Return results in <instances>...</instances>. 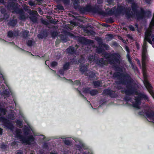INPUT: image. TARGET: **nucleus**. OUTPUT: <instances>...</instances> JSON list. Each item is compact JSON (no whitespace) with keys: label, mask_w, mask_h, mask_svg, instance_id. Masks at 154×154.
<instances>
[{"label":"nucleus","mask_w":154,"mask_h":154,"mask_svg":"<svg viewBox=\"0 0 154 154\" xmlns=\"http://www.w3.org/2000/svg\"><path fill=\"white\" fill-rule=\"evenodd\" d=\"M29 5L31 6H32L34 5L33 3L31 2L29 3Z\"/></svg>","instance_id":"obj_53"},{"label":"nucleus","mask_w":154,"mask_h":154,"mask_svg":"<svg viewBox=\"0 0 154 154\" xmlns=\"http://www.w3.org/2000/svg\"><path fill=\"white\" fill-rule=\"evenodd\" d=\"M57 8L60 10H63V6L61 5L58 6L57 7Z\"/></svg>","instance_id":"obj_40"},{"label":"nucleus","mask_w":154,"mask_h":154,"mask_svg":"<svg viewBox=\"0 0 154 154\" xmlns=\"http://www.w3.org/2000/svg\"><path fill=\"white\" fill-rule=\"evenodd\" d=\"M136 60L137 62V63L141 67V64L140 63V60L138 59H136Z\"/></svg>","instance_id":"obj_41"},{"label":"nucleus","mask_w":154,"mask_h":154,"mask_svg":"<svg viewBox=\"0 0 154 154\" xmlns=\"http://www.w3.org/2000/svg\"><path fill=\"white\" fill-rule=\"evenodd\" d=\"M106 1L109 4H111L112 3L113 0H106Z\"/></svg>","instance_id":"obj_42"},{"label":"nucleus","mask_w":154,"mask_h":154,"mask_svg":"<svg viewBox=\"0 0 154 154\" xmlns=\"http://www.w3.org/2000/svg\"><path fill=\"white\" fill-rule=\"evenodd\" d=\"M17 23V21L16 20H12L9 23L10 25L11 26H14Z\"/></svg>","instance_id":"obj_13"},{"label":"nucleus","mask_w":154,"mask_h":154,"mask_svg":"<svg viewBox=\"0 0 154 154\" xmlns=\"http://www.w3.org/2000/svg\"><path fill=\"white\" fill-rule=\"evenodd\" d=\"M93 84L95 88H98L102 86V82L101 81H97L94 82Z\"/></svg>","instance_id":"obj_11"},{"label":"nucleus","mask_w":154,"mask_h":154,"mask_svg":"<svg viewBox=\"0 0 154 154\" xmlns=\"http://www.w3.org/2000/svg\"><path fill=\"white\" fill-rule=\"evenodd\" d=\"M127 58H128V61L130 62V63H131V58H130V56L129 55L128 53L127 54Z\"/></svg>","instance_id":"obj_35"},{"label":"nucleus","mask_w":154,"mask_h":154,"mask_svg":"<svg viewBox=\"0 0 154 154\" xmlns=\"http://www.w3.org/2000/svg\"><path fill=\"white\" fill-rule=\"evenodd\" d=\"M59 73L60 74H63L64 73V71L63 70H60L59 71Z\"/></svg>","instance_id":"obj_45"},{"label":"nucleus","mask_w":154,"mask_h":154,"mask_svg":"<svg viewBox=\"0 0 154 154\" xmlns=\"http://www.w3.org/2000/svg\"><path fill=\"white\" fill-rule=\"evenodd\" d=\"M103 50H101V51H98V52L99 53H101L102 52H103Z\"/></svg>","instance_id":"obj_56"},{"label":"nucleus","mask_w":154,"mask_h":154,"mask_svg":"<svg viewBox=\"0 0 154 154\" xmlns=\"http://www.w3.org/2000/svg\"><path fill=\"white\" fill-rule=\"evenodd\" d=\"M84 92L85 93H89L92 96L95 95L98 93V91L97 90L94 89L90 91L89 89L88 88L85 89Z\"/></svg>","instance_id":"obj_9"},{"label":"nucleus","mask_w":154,"mask_h":154,"mask_svg":"<svg viewBox=\"0 0 154 154\" xmlns=\"http://www.w3.org/2000/svg\"><path fill=\"white\" fill-rule=\"evenodd\" d=\"M105 60L101 58L99 60L101 64L106 65L109 62L111 64L115 65L116 64H119L120 62V56L118 53H110L106 54L105 55Z\"/></svg>","instance_id":"obj_3"},{"label":"nucleus","mask_w":154,"mask_h":154,"mask_svg":"<svg viewBox=\"0 0 154 154\" xmlns=\"http://www.w3.org/2000/svg\"><path fill=\"white\" fill-rule=\"evenodd\" d=\"M15 142H13V143H12V145H13V144L15 145Z\"/></svg>","instance_id":"obj_59"},{"label":"nucleus","mask_w":154,"mask_h":154,"mask_svg":"<svg viewBox=\"0 0 154 154\" xmlns=\"http://www.w3.org/2000/svg\"><path fill=\"white\" fill-rule=\"evenodd\" d=\"M68 35L70 36L71 37H72L74 36V35L70 33H69Z\"/></svg>","instance_id":"obj_50"},{"label":"nucleus","mask_w":154,"mask_h":154,"mask_svg":"<svg viewBox=\"0 0 154 154\" xmlns=\"http://www.w3.org/2000/svg\"><path fill=\"white\" fill-rule=\"evenodd\" d=\"M79 62L80 63H82L84 62V58L82 57L81 59L79 60Z\"/></svg>","instance_id":"obj_37"},{"label":"nucleus","mask_w":154,"mask_h":154,"mask_svg":"<svg viewBox=\"0 0 154 154\" xmlns=\"http://www.w3.org/2000/svg\"><path fill=\"white\" fill-rule=\"evenodd\" d=\"M58 34L57 32H53L51 33V35L52 37L54 38L58 35Z\"/></svg>","instance_id":"obj_24"},{"label":"nucleus","mask_w":154,"mask_h":154,"mask_svg":"<svg viewBox=\"0 0 154 154\" xmlns=\"http://www.w3.org/2000/svg\"><path fill=\"white\" fill-rule=\"evenodd\" d=\"M63 141L64 142L65 144H66V145H69L70 143V141H69L68 140H66V139L64 140Z\"/></svg>","instance_id":"obj_31"},{"label":"nucleus","mask_w":154,"mask_h":154,"mask_svg":"<svg viewBox=\"0 0 154 154\" xmlns=\"http://www.w3.org/2000/svg\"><path fill=\"white\" fill-rule=\"evenodd\" d=\"M131 7L132 11L131 12V9L129 7L125 8L123 6H118L116 9H111L108 12V13L110 14L115 13L125 14L128 19L134 18L138 19L143 18L145 14V11L139 8V11L138 9V7L137 4L135 3H132Z\"/></svg>","instance_id":"obj_2"},{"label":"nucleus","mask_w":154,"mask_h":154,"mask_svg":"<svg viewBox=\"0 0 154 154\" xmlns=\"http://www.w3.org/2000/svg\"><path fill=\"white\" fill-rule=\"evenodd\" d=\"M8 118L11 119H15V116L13 114H11L8 116Z\"/></svg>","instance_id":"obj_27"},{"label":"nucleus","mask_w":154,"mask_h":154,"mask_svg":"<svg viewBox=\"0 0 154 154\" xmlns=\"http://www.w3.org/2000/svg\"><path fill=\"white\" fill-rule=\"evenodd\" d=\"M4 2V0H0V2L1 3H3Z\"/></svg>","instance_id":"obj_57"},{"label":"nucleus","mask_w":154,"mask_h":154,"mask_svg":"<svg viewBox=\"0 0 154 154\" xmlns=\"http://www.w3.org/2000/svg\"><path fill=\"white\" fill-rule=\"evenodd\" d=\"M146 115L149 122L154 123V112L148 111L146 113Z\"/></svg>","instance_id":"obj_8"},{"label":"nucleus","mask_w":154,"mask_h":154,"mask_svg":"<svg viewBox=\"0 0 154 154\" xmlns=\"http://www.w3.org/2000/svg\"><path fill=\"white\" fill-rule=\"evenodd\" d=\"M29 32L28 31L25 30L23 32V35L24 37L26 38L28 36V35L29 33Z\"/></svg>","instance_id":"obj_22"},{"label":"nucleus","mask_w":154,"mask_h":154,"mask_svg":"<svg viewBox=\"0 0 154 154\" xmlns=\"http://www.w3.org/2000/svg\"><path fill=\"white\" fill-rule=\"evenodd\" d=\"M120 73H115L114 75V76L115 77L116 75H119Z\"/></svg>","instance_id":"obj_51"},{"label":"nucleus","mask_w":154,"mask_h":154,"mask_svg":"<svg viewBox=\"0 0 154 154\" xmlns=\"http://www.w3.org/2000/svg\"><path fill=\"white\" fill-rule=\"evenodd\" d=\"M16 154H23V153L21 152H17Z\"/></svg>","instance_id":"obj_54"},{"label":"nucleus","mask_w":154,"mask_h":154,"mask_svg":"<svg viewBox=\"0 0 154 154\" xmlns=\"http://www.w3.org/2000/svg\"><path fill=\"white\" fill-rule=\"evenodd\" d=\"M85 75L89 76L90 78H93L95 76L94 73L92 72H90L88 71H87L85 73Z\"/></svg>","instance_id":"obj_10"},{"label":"nucleus","mask_w":154,"mask_h":154,"mask_svg":"<svg viewBox=\"0 0 154 154\" xmlns=\"http://www.w3.org/2000/svg\"><path fill=\"white\" fill-rule=\"evenodd\" d=\"M61 38L62 40L64 41L65 42H66L67 41V40L66 38H62V36H61Z\"/></svg>","instance_id":"obj_47"},{"label":"nucleus","mask_w":154,"mask_h":154,"mask_svg":"<svg viewBox=\"0 0 154 154\" xmlns=\"http://www.w3.org/2000/svg\"><path fill=\"white\" fill-rule=\"evenodd\" d=\"M2 129L1 128H0V135L2 134Z\"/></svg>","instance_id":"obj_52"},{"label":"nucleus","mask_w":154,"mask_h":154,"mask_svg":"<svg viewBox=\"0 0 154 154\" xmlns=\"http://www.w3.org/2000/svg\"><path fill=\"white\" fill-rule=\"evenodd\" d=\"M17 125L19 127H21L22 126V124L21 121L20 120H17Z\"/></svg>","instance_id":"obj_26"},{"label":"nucleus","mask_w":154,"mask_h":154,"mask_svg":"<svg viewBox=\"0 0 154 154\" xmlns=\"http://www.w3.org/2000/svg\"><path fill=\"white\" fill-rule=\"evenodd\" d=\"M75 48L74 47H70L67 49V52L70 54H73L74 53Z\"/></svg>","instance_id":"obj_12"},{"label":"nucleus","mask_w":154,"mask_h":154,"mask_svg":"<svg viewBox=\"0 0 154 154\" xmlns=\"http://www.w3.org/2000/svg\"><path fill=\"white\" fill-rule=\"evenodd\" d=\"M103 2V0H97V2L98 4H100Z\"/></svg>","instance_id":"obj_46"},{"label":"nucleus","mask_w":154,"mask_h":154,"mask_svg":"<svg viewBox=\"0 0 154 154\" xmlns=\"http://www.w3.org/2000/svg\"><path fill=\"white\" fill-rule=\"evenodd\" d=\"M124 29L125 30H126L127 29L126 28H124Z\"/></svg>","instance_id":"obj_61"},{"label":"nucleus","mask_w":154,"mask_h":154,"mask_svg":"<svg viewBox=\"0 0 154 154\" xmlns=\"http://www.w3.org/2000/svg\"><path fill=\"white\" fill-rule=\"evenodd\" d=\"M65 4H67L69 2V0H61Z\"/></svg>","instance_id":"obj_33"},{"label":"nucleus","mask_w":154,"mask_h":154,"mask_svg":"<svg viewBox=\"0 0 154 154\" xmlns=\"http://www.w3.org/2000/svg\"><path fill=\"white\" fill-rule=\"evenodd\" d=\"M29 13L31 14H37V12L36 11L30 10L29 11Z\"/></svg>","instance_id":"obj_28"},{"label":"nucleus","mask_w":154,"mask_h":154,"mask_svg":"<svg viewBox=\"0 0 154 154\" xmlns=\"http://www.w3.org/2000/svg\"><path fill=\"white\" fill-rule=\"evenodd\" d=\"M131 67L135 70H137V69L136 67L133 64L131 63Z\"/></svg>","instance_id":"obj_30"},{"label":"nucleus","mask_w":154,"mask_h":154,"mask_svg":"<svg viewBox=\"0 0 154 154\" xmlns=\"http://www.w3.org/2000/svg\"><path fill=\"white\" fill-rule=\"evenodd\" d=\"M129 3H131L133 1V0H127Z\"/></svg>","instance_id":"obj_55"},{"label":"nucleus","mask_w":154,"mask_h":154,"mask_svg":"<svg viewBox=\"0 0 154 154\" xmlns=\"http://www.w3.org/2000/svg\"><path fill=\"white\" fill-rule=\"evenodd\" d=\"M7 18H8V15H7Z\"/></svg>","instance_id":"obj_64"},{"label":"nucleus","mask_w":154,"mask_h":154,"mask_svg":"<svg viewBox=\"0 0 154 154\" xmlns=\"http://www.w3.org/2000/svg\"><path fill=\"white\" fill-rule=\"evenodd\" d=\"M74 84L79 85L80 84V82L79 80H76L74 82Z\"/></svg>","instance_id":"obj_32"},{"label":"nucleus","mask_w":154,"mask_h":154,"mask_svg":"<svg viewBox=\"0 0 154 154\" xmlns=\"http://www.w3.org/2000/svg\"><path fill=\"white\" fill-rule=\"evenodd\" d=\"M129 28L132 31H133L134 30V27L132 25L129 26Z\"/></svg>","instance_id":"obj_36"},{"label":"nucleus","mask_w":154,"mask_h":154,"mask_svg":"<svg viewBox=\"0 0 154 154\" xmlns=\"http://www.w3.org/2000/svg\"><path fill=\"white\" fill-rule=\"evenodd\" d=\"M148 4H150L151 0H144Z\"/></svg>","instance_id":"obj_43"},{"label":"nucleus","mask_w":154,"mask_h":154,"mask_svg":"<svg viewBox=\"0 0 154 154\" xmlns=\"http://www.w3.org/2000/svg\"><path fill=\"white\" fill-rule=\"evenodd\" d=\"M6 126L8 128L10 129L11 130H12V129L13 128V126L12 124L10 123H7L6 124Z\"/></svg>","instance_id":"obj_16"},{"label":"nucleus","mask_w":154,"mask_h":154,"mask_svg":"<svg viewBox=\"0 0 154 154\" xmlns=\"http://www.w3.org/2000/svg\"><path fill=\"white\" fill-rule=\"evenodd\" d=\"M95 59V56L94 55H90L88 57V59L90 62L94 61Z\"/></svg>","instance_id":"obj_14"},{"label":"nucleus","mask_w":154,"mask_h":154,"mask_svg":"<svg viewBox=\"0 0 154 154\" xmlns=\"http://www.w3.org/2000/svg\"><path fill=\"white\" fill-rule=\"evenodd\" d=\"M126 78V77L125 75L121 78V80L119 83L121 85H117L116 88L119 90L122 88V86L123 85H126V89L122 91L121 93H125L126 95H129L135 92V89L131 85V82L127 80Z\"/></svg>","instance_id":"obj_4"},{"label":"nucleus","mask_w":154,"mask_h":154,"mask_svg":"<svg viewBox=\"0 0 154 154\" xmlns=\"http://www.w3.org/2000/svg\"><path fill=\"white\" fill-rule=\"evenodd\" d=\"M21 133L20 130L18 129H16L15 132H14L15 137L20 139L23 143L30 144L31 142L34 141V138L32 136H31L26 139L21 135Z\"/></svg>","instance_id":"obj_6"},{"label":"nucleus","mask_w":154,"mask_h":154,"mask_svg":"<svg viewBox=\"0 0 154 154\" xmlns=\"http://www.w3.org/2000/svg\"><path fill=\"white\" fill-rule=\"evenodd\" d=\"M57 64V63L56 62H53L51 63V65L52 67L56 66Z\"/></svg>","instance_id":"obj_29"},{"label":"nucleus","mask_w":154,"mask_h":154,"mask_svg":"<svg viewBox=\"0 0 154 154\" xmlns=\"http://www.w3.org/2000/svg\"><path fill=\"white\" fill-rule=\"evenodd\" d=\"M144 114V113L143 111H141L139 113V115H143Z\"/></svg>","instance_id":"obj_44"},{"label":"nucleus","mask_w":154,"mask_h":154,"mask_svg":"<svg viewBox=\"0 0 154 154\" xmlns=\"http://www.w3.org/2000/svg\"><path fill=\"white\" fill-rule=\"evenodd\" d=\"M69 63H66L63 65V69L64 70H67L69 69Z\"/></svg>","instance_id":"obj_21"},{"label":"nucleus","mask_w":154,"mask_h":154,"mask_svg":"<svg viewBox=\"0 0 154 154\" xmlns=\"http://www.w3.org/2000/svg\"><path fill=\"white\" fill-rule=\"evenodd\" d=\"M31 20L33 22L35 23L37 22L36 17L34 16H31L30 17Z\"/></svg>","instance_id":"obj_20"},{"label":"nucleus","mask_w":154,"mask_h":154,"mask_svg":"<svg viewBox=\"0 0 154 154\" xmlns=\"http://www.w3.org/2000/svg\"><path fill=\"white\" fill-rule=\"evenodd\" d=\"M15 35L11 31H9L8 33V36L10 37H13Z\"/></svg>","instance_id":"obj_25"},{"label":"nucleus","mask_w":154,"mask_h":154,"mask_svg":"<svg viewBox=\"0 0 154 154\" xmlns=\"http://www.w3.org/2000/svg\"><path fill=\"white\" fill-rule=\"evenodd\" d=\"M71 24L74 26H77L76 23L75 22H71Z\"/></svg>","instance_id":"obj_48"},{"label":"nucleus","mask_w":154,"mask_h":154,"mask_svg":"<svg viewBox=\"0 0 154 154\" xmlns=\"http://www.w3.org/2000/svg\"><path fill=\"white\" fill-rule=\"evenodd\" d=\"M72 2L73 3L74 7L75 8H76L78 7V5L79 3L78 0H72Z\"/></svg>","instance_id":"obj_17"},{"label":"nucleus","mask_w":154,"mask_h":154,"mask_svg":"<svg viewBox=\"0 0 154 154\" xmlns=\"http://www.w3.org/2000/svg\"><path fill=\"white\" fill-rule=\"evenodd\" d=\"M40 36H41V35H40V34H39V35H38V37L39 38H42V37H40Z\"/></svg>","instance_id":"obj_58"},{"label":"nucleus","mask_w":154,"mask_h":154,"mask_svg":"<svg viewBox=\"0 0 154 154\" xmlns=\"http://www.w3.org/2000/svg\"><path fill=\"white\" fill-rule=\"evenodd\" d=\"M137 95V98L135 99V103L133 104V106L137 109H140V105L141 104V99L144 98L145 100H148V98L147 96L143 94H139Z\"/></svg>","instance_id":"obj_7"},{"label":"nucleus","mask_w":154,"mask_h":154,"mask_svg":"<svg viewBox=\"0 0 154 154\" xmlns=\"http://www.w3.org/2000/svg\"><path fill=\"white\" fill-rule=\"evenodd\" d=\"M6 112V110L5 109L0 108V113L1 115H4Z\"/></svg>","instance_id":"obj_18"},{"label":"nucleus","mask_w":154,"mask_h":154,"mask_svg":"<svg viewBox=\"0 0 154 154\" xmlns=\"http://www.w3.org/2000/svg\"><path fill=\"white\" fill-rule=\"evenodd\" d=\"M80 40L82 41H86L87 42L89 43H93V41L90 40V39H87L85 40V38H84L81 37L80 38Z\"/></svg>","instance_id":"obj_19"},{"label":"nucleus","mask_w":154,"mask_h":154,"mask_svg":"<svg viewBox=\"0 0 154 154\" xmlns=\"http://www.w3.org/2000/svg\"><path fill=\"white\" fill-rule=\"evenodd\" d=\"M0 10L1 11V13L3 14H4L5 12V10L4 8H0Z\"/></svg>","instance_id":"obj_34"},{"label":"nucleus","mask_w":154,"mask_h":154,"mask_svg":"<svg viewBox=\"0 0 154 154\" xmlns=\"http://www.w3.org/2000/svg\"><path fill=\"white\" fill-rule=\"evenodd\" d=\"M28 134V133H27V134H26V133H25L26 135H27V134Z\"/></svg>","instance_id":"obj_63"},{"label":"nucleus","mask_w":154,"mask_h":154,"mask_svg":"<svg viewBox=\"0 0 154 154\" xmlns=\"http://www.w3.org/2000/svg\"><path fill=\"white\" fill-rule=\"evenodd\" d=\"M87 67L86 66H81L80 67V71L84 73L86 71V72H87Z\"/></svg>","instance_id":"obj_15"},{"label":"nucleus","mask_w":154,"mask_h":154,"mask_svg":"<svg viewBox=\"0 0 154 154\" xmlns=\"http://www.w3.org/2000/svg\"><path fill=\"white\" fill-rule=\"evenodd\" d=\"M9 10H12V12H15L19 14V18L20 20H24L28 18V15L25 14L22 9H19L18 8V5L12 2L11 4L9 3L7 6Z\"/></svg>","instance_id":"obj_5"},{"label":"nucleus","mask_w":154,"mask_h":154,"mask_svg":"<svg viewBox=\"0 0 154 154\" xmlns=\"http://www.w3.org/2000/svg\"><path fill=\"white\" fill-rule=\"evenodd\" d=\"M137 48H138V49H139V47H138V45L137 44Z\"/></svg>","instance_id":"obj_60"},{"label":"nucleus","mask_w":154,"mask_h":154,"mask_svg":"<svg viewBox=\"0 0 154 154\" xmlns=\"http://www.w3.org/2000/svg\"><path fill=\"white\" fill-rule=\"evenodd\" d=\"M50 154H57L56 153H51Z\"/></svg>","instance_id":"obj_62"},{"label":"nucleus","mask_w":154,"mask_h":154,"mask_svg":"<svg viewBox=\"0 0 154 154\" xmlns=\"http://www.w3.org/2000/svg\"><path fill=\"white\" fill-rule=\"evenodd\" d=\"M109 92V91L108 90H106L103 91V93L106 94H108Z\"/></svg>","instance_id":"obj_39"},{"label":"nucleus","mask_w":154,"mask_h":154,"mask_svg":"<svg viewBox=\"0 0 154 154\" xmlns=\"http://www.w3.org/2000/svg\"><path fill=\"white\" fill-rule=\"evenodd\" d=\"M33 43V42L32 40H29L27 42V45L29 46H31Z\"/></svg>","instance_id":"obj_23"},{"label":"nucleus","mask_w":154,"mask_h":154,"mask_svg":"<svg viewBox=\"0 0 154 154\" xmlns=\"http://www.w3.org/2000/svg\"><path fill=\"white\" fill-rule=\"evenodd\" d=\"M149 29H147L145 33V37L143 46V51L142 52V68L144 78L143 83L144 85L148 90L150 94L154 99V92L152 90V87L146 79V72L145 61L147 59V51L146 41H147L150 44H152V42L151 40L152 38L153 41L154 42V36L151 35V26H150Z\"/></svg>","instance_id":"obj_1"},{"label":"nucleus","mask_w":154,"mask_h":154,"mask_svg":"<svg viewBox=\"0 0 154 154\" xmlns=\"http://www.w3.org/2000/svg\"><path fill=\"white\" fill-rule=\"evenodd\" d=\"M103 45L106 50H108L109 48V47L107 45H106L105 44H103Z\"/></svg>","instance_id":"obj_38"},{"label":"nucleus","mask_w":154,"mask_h":154,"mask_svg":"<svg viewBox=\"0 0 154 154\" xmlns=\"http://www.w3.org/2000/svg\"><path fill=\"white\" fill-rule=\"evenodd\" d=\"M125 49L126 51L128 52V53L129 51L128 48L127 47H126Z\"/></svg>","instance_id":"obj_49"}]
</instances>
